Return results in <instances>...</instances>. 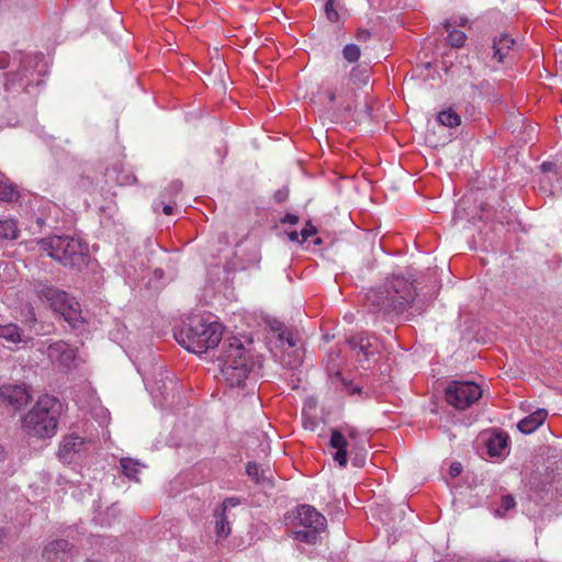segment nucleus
<instances>
[{"label":"nucleus","instance_id":"1","mask_svg":"<svg viewBox=\"0 0 562 562\" xmlns=\"http://www.w3.org/2000/svg\"><path fill=\"white\" fill-rule=\"evenodd\" d=\"M416 294L413 281L394 274L367 293V304L371 313L393 319L412 306Z\"/></svg>","mask_w":562,"mask_h":562},{"label":"nucleus","instance_id":"2","mask_svg":"<svg viewBox=\"0 0 562 562\" xmlns=\"http://www.w3.org/2000/svg\"><path fill=\"white\" fill-rule=\"evenodd\" d=\"M223 336V326L211 316H192L189 323L175 331L176 340L187 350L204 353L215 348Z\"/></svg>","mask_w":562,"mask_h":562},{"label":"nucleus","instance_id":"3","mask_svg":"<svg viewBox=\"0 0 562 562\" xmlns=\"http://www.w3.org/2000/svg\"><path fill=\"white\" fill-rule=\"evenodd\" d=\"M217 360L221 373L231 386H240L256 366L250 350L235 336L223 341Z\"/></svg>","mask_w":562,"mask_h":562},{"label":"nucleus","instance_id":"4","mask_svg":"<svg viewBox=\"0 0 562 562\" xmlns=\"http://www.w3.org/2000/svg\"><path fill=\"white\" fill-rule=\"evenodd\" d=\"M61 404L53 396L38 398L23 418V428L32 436L50 438L56 434Z\"/></svg>","mask_w":562,"mask_h":562},{"label":"nucleus","instance_id":"5","mask_svg":"<svg viewBox=\"0 0 562 562\" xmlns=\"http://www.w3.org/2000/svg\"><path fill=\"white\" fill-rule=\"evenodd\" d=\"M41 248L65 267L80 268L86 263L88 247L79 238L50 236L41 240Z\"/></svg>","mask_w":562,"mask_h":562},{"label":"nucleus","instance_id":"6","mask_svg":"<svg viewBox=\"0 0 562 562\" xmlns=\"http://www.w3.org/2000/svg\"><path fill=\"white\" fill-rule=\"evenodd\" d=\"M369 79L370 71L367 67H355L339 91L330 88L326 90V95L330 103L335 104L338 99L341 100L335 109L334 115L336 116V120H348L353 117V106L350 100L355 97L356 90L361 86L368 85Z\"/></svg>","mask_w":562,"mask_h":562},{"label":"nucleus","instance_id":"7","mask_svg":"<svg viewBox=\"0 0 562 562\" xmlns=\"http://www.w3.org/2000/svg\"><path fill=\"white\" fill-rule=\"evenodd\" d=\"M35 291L41 299L46 300L50 307L61 314L64 319L72 326H76L77 322L80 321L79 303L65 291L44 283H38Z\"/></svg>","mask_w":562,"mask_h":562},{"label":"nucleus","instance_id":"8","mask_svg":"<svg viewBox=\"0 0 562 562\" xmlns=\"http://www.w3.org/2000/svg\"><path fill=\"white\" fill-rule=\"evenodd\" d=\"M446 401L457 409L469 408L482 396L481 387L470 381H452L446 387Z\"/></svg>","mask_w":562,"mask_h":562},{"label":"nucleus","instance_id":"9","mask_svg":"<svg viewBox=\"0 0 562 562\" xmlns=\"http://www.w3.org/2000/svg\"><path fill=\"white\" fill-rule=\"evenodd\" d=\"M38 351L46 353L53 364L63 369H70L76 360V350L63 340L49 344L45 349L40 348Z\"/></svg>","mask_w":562,"mask_h":562},{"label":"nucleus","instance_id":"10","mask_svg":"<svg viewBox=\"0 0 562 562\" xmlns=\"http://www.w3.org/2000/svg\"><path fill=\"white\" fill-rule=\"evenodd\" d=\"M296 519L301 526L308 529L325 530L327 526L326 517L311 505L297 506Z\"/></svg>","mask_w":562,"mask_h":562},{"label":"nucleus","instance_id":"11","mask_svg":"<svg viewBox=\"0 0 562 562\" xmlns=\"http://www.w3.org/2000/svg\"><path fill=\"white\" fill-rule=\"evenodd\" d=\"M0 398L14 409H20L30 402L31 395L24 385L8 384L0 387Z\"/></svg>","mask_w":562,"mask_h":562},{"label":"nucleus","instance_id":"12","mask_svg":"<svg viewBox=\"0 0 562 562\" xmlns=\"http://www.w3.org/2000/svg\"><path fill=\"white\" fill-rule=\"evenodd\" d=\"M85 441L81 437L74 434L68 435L63 438L57 456L63 462L69 463L72 461L74 456L81 451Z\"/></svg>","mask_w":562,"mask_h":562},{"label":"nucleus","instance_id":"13","mask_svg":"<svg viewBox=\"0 0 562 562\" xmlns=\"http://www.w3.org/2000/svg\"><path fill=\"white\" fill-rule=\"evenodd\" d=\"M69 550L70 543L67 540H54L44 547L42 557L46 562H64Z\"/></svg>","mask_w":562,"mask_h":562},{"label":"nucleus","instance_id":"14","mask_svg":"<svg viewBox=\"0 0 562 562\" xmlns=\"http://www.w3.org/2000/svg\"><path fill=\"white\" fill-rule=\"evenodd\" d=\"M330 446L337 451L334 454V460L340 465L346 467L347 464V447L349 446L344 434L337 429L331 430Z\"/></svg>","mask_w":562,"mask_h":562},{"label":"nucleus","instance_id":"15","mask_svg":"<svg viewBox=\"0 0 562 562\" xmlns=\"http://www.w3.org/2000/svg\"><path fill=\"white\" fill-rule=\"evenodd\" d=\"M548 412L543 408H539L532 414L521 419L517 427L524 434H531L538 429L547 419Z\"/></svg>","mask_w":562,"mask_h":562},{"label":"nucleus","instance_id":"16","mask_svg":"<svg viewBox=\"0 0 562 562\" xmlns=\"http://www.w3.org/2000/svg\"><path fill=\"white\" fill-rule=\"evenodd\" d=\"M247 475L257 484L270 485L271 471L269 468L265 469L256 462H248L246 465Z\"/></svg>","mask_w":562,"mask_h":562},{"label":"nucleus","instance_id":"17","mask_svg":"<svg viewBox=\"0 0 562 562\" xmlns=\"http://www.w3.org/2000/svg\"><path fill=\"white\" fill-rule=\"evenodd\" d=\"M514 44L515 41L507 34L496 37L493 43L494 58L502 63Z\"/></svg>","mask_w":562,"mask_h":562},{"label":"nucleus","instance_id":"18","mask_svg":"<svg viewBox=\"0 0 562 562\" xmlns=\"http://www.w3.org/2000/svg\"><path fill=\"white\" fill-rule=\"evenodd\" d=\"M0 338L10 344H26L29 339L24 338L20 328L15 324H0Z\"/></svg>","mask_w":562,"mask_h":562},{"label":"nucleus","instance_id":"19","mask_svg":"<svg viewBox=\"0 0 562 562\" xmlns=\"http://www.w3.org/2000/svg\"><path fill=\"white\" fill-rule=\"evenodd\" d=\"M542 177L540 182L542 186L550 183L553 179L562 178V167L553 161H546L541 166Z\"/></svg>","mask_w":562,"mask_h":562},{"label":"nucleus","instance_id":"20","mask_svg":"<svg viewBox=\"0 0 562 562\" xmlns=\"http://www.w3.org/2000/svg\"><path fill=\"white\" fill-rule=\"evenodd\" d=\"M19 235L16 222L12 218L0 220V240H12Z\"/></svg>","mask_w":562,"mask_h":562},{"label":"nucleus","instance_id":"21","mask_svg":"<svg viewBox=\"0 0 562 562\" xmlns=\"http://www.w3.org/2000/svg\"><path fill=\"white\" fill-rule=\"evenodd\" d=\"M507 448V436L498 434L493 436L487 442V453L491 457H499Z\"/></svg>","mask_w":562,"mask_h":562},{"label":"nucleus","instance_id":"22","mask_svg":"<svg viewBox=\"0 0 562 562\" xmlns=\"http://www.w3.org/2000/svg\"><path fill=\"white\" fill-rule=\"evenodd\" d=\"M120 464L122 468V472L125 476L135 480L136 482L139 481L137 474L140 472V468L144 467L143 464H140L137 460L131 458H122L120 460Z\"/></svg>","mask_w":562,"mask_h":562},{"label":"nucleus","instance_id":"23","mask_svg":"<svg viewBox=\"0 0 562 562\" xmlns=\"http://www.w3.org/2000/svg\"><path fill=\"white\" fill-rule=\"evenodd\" d=\"M215 531L217 537L226 538L231 533L229 521L224 509H215Z\"/></svg>","mask_w":562,"mask_h":562},{"label":"nucleus","instance_id":"24","mask_svg":"<svg viewBox=\"0 0 562 562\" xmlns=\"http://www.w3.org/2000/svg\"><path fill=\"white\" fill-rule=\"evenodd\" d=\"M445 27L448 31V36H447L448 43L452 47H456V48L462 47L467 40L465 33L462 31L456 30V29L450 30L452 27V25L449 21H446Z\"/></svg>","mask_w":562,"mask_h":562},{"label":"nucleus","instance_id":"25","mask_svg":"<svg viewBox=\"0 0 562 562\" xmlns=\"http://www.w3.org/2000/svg\"><path fill=\"white\" fill-rule=\"evenodd\" d=\"M437 121L448 127H457L461 123V117L452 109H447L437 114Z\"/></svg>","mask_w":562,"mask_h":562},{"label":"nucleus","instance_id":"26","mask_svg":"<svg viewBox=\"0 0 562 562\" xmlns=\"http://www.w3.org/2000/svg\"><path fill=\"white\" fill-rule=\"evenodd\" d=\"M19 198V192L15 186L7 180H0V201H13Z\"/></svg>","mask_w":562,"mask_h":562},{"label":"nucleus","instance_id":"27","mask_svg":"<svg viewBox=\"0 0 562 562\" xmlns=\"http://www.w3.org/2000/svg\"><path fill=\"white\" fill-rule=\"evenodd\" d=\"M349 344L352 349H359V351L363 353L366 359L369 357V355H371V352L369 351L371 344L368 338L353 337L349 340Z\"/></svg>","mask_w":562,"mask_h":562},{"label":"nucleus","instance_id":"28","mask_svg":"<svg viewBox=\"0 0 562 562\" xmlns=\"http://www.w3.org/2000/svg\"><path fill=\"white\" fill-rule=\"evenodd\" d=\"M322 530L308 529V530H297L294 532V538L299 541L306 543H316L318 539V533Z\"/></svg>","mask_w":562,"mask_h":562},{"label":"nucleus","instance_id":"29","mask_svg":"<svg viewBox=\"0 0 562 562\" xmlns=\"http://www.w3.org/2000/svg\"><path fill=\"white\" fill-rule=\"evenodd\" d=\"M342 55L349 63H355L360 57V48L356 44H348L344 47Z\"/></svg>","mask_w":562,"mask_h":562},{"label":"nucleus","instance_id":"30","mask_svg":"<svg viewBox=\"0 0 562 562\" xmlns=\"http://www.w3.org/2000/svg\"><path fill=\"white\" fill-rule=\"evenodd\" d=\"M516 506L515 498L512 495H504L501 499V507L496 510V514L504 516L508 510Z\"/></svg>","mask_w":562,"mask_h":562},{"label":"nucleus","instance_id":"31","mask_svg":"<svg viewBox=\"0 0 562 562\" xmlns=\"http://www.w3.org/2000/svg\"><path fill=\"white\" fill-rule=\"evenodd\" d=\"M325 13L327 19L331 22H337L339 20V14L337 12V4L334 0H328L325 4Z\"/></svg>","mask_w":562,"mask_h":562},{"label":"nucleus","instance_id":"32","mask_svg":"<svg viewBox=\"0 0 562 562\" xmlns=\"http://www.w3.org/2000/svg\"><path fill=\"white\" fill-rule=\"evenodd\" d=\"M181 190H182V182L179 180H175L166 189L165 194H168L169 198H171L173 195H177Z\"/></svg>","mask_w":562,"mask_h":562},{"label":"nucleus","instance_id":"33","mask_svg":"<svg viewBox=\"0 0 562 562\" xmlns=\"http://www.w3.org/2000/svg\"><path fill=\"white\" fill-rule=\"evenodd\" d=\"M316 228L311 224V222H307L305 224V227L301 231V243H304L307 240L308 237L316 234Z\"/></svg>","mask_w":562,"mask_h":562},{"label":"nucleus","instance_id":"34","mask_svg":"<svg viewBox=\"0 0 562 562\" xmlns=\"http://www.w3.org/2000/svg\"><path fill=\"white\" fill-rule=\"evenodd\" d=\"M289 198V189L282 188L274 193V200L278 203L286 201Z\"/></svg>","mask_w":562,"mask_h":562},{"label":"nucleus","instance_id":"35","mask_svg":"<svg viewBox=\"0 0 562 562\" xmlns=\"http://www.w3.org/2000/svg\"><path fill=\"white\" fill-rule=\"evenodd\" d=\"M238 504H239V499L238 498H236V497H228V498H226L222 503L221 507H218L217 509H224V512H226V509L228 507H236Z\"/></svg>","mask_w":562,"mask_h":562},{"label":"nucleus","instance_id":"36","mask_svg":"<svg viewBox=\"0 0 562 562\" xmlns=\"http://www.w3.org/2000/svg\"><path fill=\"white\" fill-rule=\"evenodd\" d=\"M366 456L363 451H359L356 453V456L352 459V464L357 468H361L364 465Z\"/></svg>","mask_w":562,"mask_h":562},{"label":"nucleus","instance_id":"37","mask_svg":"<svg viewBox=\"0 0 562 562\" xmlns=\"http://www.w3.org/2000/svg\"><path fill=\"white\" fill-rule=\"evenodd\" d=\"M10 65V56L5 52L0 53V69H5Z\"/></svg>","mask_w":562,"mask_h":562},{"label":"nucleus","instance_id":"38","mask_svg":"<svg viewBox=\"0 0 562 562\" xmlns=\"http://www.w3.org/2000/svg\"><path fill=\"white\" fill-rule=\"evenodd\" d=\"M299 222V216L295 214H286L282 220L281 223H288V224H296Z\"/></svg>","mask_w":562,"mask_h":562},{"label":"nucleus","instance_id":"39","mask_svg":"<svg viewBox=\"0 0 562 562\" xmlns=\"http://www.w3.org/2000/svg\"><path fill=\"white\" fill-rule=\"evenodd\" d=\"M280 339L282 341H285L289 347H295V345H296L294 338L290 334L286 337L284 336V334H281Z\"/></svg>","mask_w":562,"mask_h":562},{"label":"nucleus","instance_id":"40","mask_svg":"<svg viewBox=\"0 0 562 562\" xmlns=\"http://www.w3.org/2000/svg\"><path fill=\"white\" fill-rule=\"evenodd\" d=\"M462 471V467L460 463H453L451 467H450V473L452 476H457L461 473Z\"/></svg>","mask_w":562,"mask_h":562},{"label":"nucleus","instance_id":"41","mask_svg":"<svg viewBox=\"0 0 562 562\" xmlns=\"http://www.w3.org/2000/svg\"><path fill=\"white\" fill-rule=\"evenodd\" d=\"M370 36H371V34H370V32H369V31H367V30H361V31H359V32H358V34H357V38H358L359 41H363V42H366L367 40H369V38H370Z\"/></svg>","mask_w":562,"mask_h":562},{"label":"nucleus","instance_id":"42","mask_svg":"<svg viewBox=\"0 0 562 562\" xmlns=\"http://www.w3.org/2000/svg\"><path fill=\"white\" fill-rule=\"evenodd\" d=\"M301 233L293 231L289 234V238L291 241L301 243Z\"/></svg>","mask_w":562,"mask_h":562},{"label":"nucleus","instance_id":"43","mask_svg":"<svg viewBox=\"0 0 562 562\" xmlns=\"http://www.w3.org/2000/svg\"><path fill=\"white\" fill-rule=\"evenodd\" d=\"M346 431H347L348 437H349L350 439H355V438H356V436H357V431H356V429H355V428H352V427H347V428H346Z\"/></svg>","mask_w":562,"mask_h":562},{"label":"nucleus","instance_id":"44","mask_svg":"<svg viewBox=\"0 0 562 562\" xmlns=\"http://www.w3.org/2000/svg\"><path fill=\"white\" fill-rule=\"evenodd\" d=\"M162 212L166 214V215H171L172 212H173V207L170 205V204H165L162 206Z\"/></svg>","mask_w":562,"mask_h":562},{"label":"nucleus","instance_id":"45","mask_svg":"<svg viewBox=\"0 0 562 562\" xmlns=\"http://www.w3.org/2000/svg\"><path fill=\"white\" fill-rule=\"evenodd\" d=\"M4 459V450L3 448L0 446V461Z\"/></svg>","mask_w":562,"mask_h":562},{"label":"nucleus","instance_id":"46","mask_svg":"<svg viewBox=\"0 0 562 562\" xmlns=\"http://www.w3.org/2000/svg\"><path fill=\"white\" fill-rule=\"evenodd\" d=\"M3 538H4V532L2 529H0V544L2 543L3 541Z\"/></svg>","mask_w":562,"mask_h":562},{"label":"nucleus","instance_id":"47","mask_svg":"<svg viewBox=\"0 0 562 562\" xmlns=\"http://www.w3.org/2000/svg\"><path fill=\"white\" fill-rule=\"evenodd\" d=\"M29 313L32 315V322H36V318H35V316H34L33 311H32V310H30V311H29Z\"/></svg>","mask_w":562,"mask_h":562},{"label":"nucleus","instance_id":"48","mask_svg":"<svg viewBox=\"0 0 562 562\" xmlns=\"http://www.w3.org/2000/svg\"><path fill=\"white\" fill-rule=\"evenodd\" d=\"M465 23H467V19L462 18V19L460 20V24H461V25H464Z\"/></svg>","mask_w":562,"mask_h":562},{"label":"nucleus","instance_id":"49","mask_svg":"<svg viewBox=\"0 0 562 562\" xmlns=\"http://www.w3.org/2000/svg\"><path fill=\"white\" fill-rule=\"evenodd\" d=\"M559 63H560V65L562 66V54H561V56H560Z\"/></svg>","mask_w":562,"mask_h":562}]
</instances>
